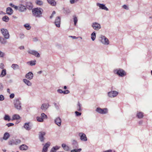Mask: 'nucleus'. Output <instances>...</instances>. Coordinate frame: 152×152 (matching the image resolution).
Here are the masks:
<instances>
[{"mask_svg": "<svg viewBox=\"0 0 152 152\" xmlns=\"http://www.w3.org/2000/svg\"><path fill=\"white\" fill-rule=\"evenodd\" d=\"M96 34L94 32H93L91 34V38L93 41H94L96 38Z\"/></svg>", "mask_w": 152, "mask_h": 152, "instance_id": "obj_34", "label": "nucleus"}, {"mask_svg": "<svg viewBox=\"0 0 152 152\" xmlns=\"http://www.w3.org/2000/svg\"><path fill=\"white\" fill-rule=\"evenodd\" d=\"M101 42L104 44L106 45L109 44V41L108 39H107L104 36H102L101 37Z\"/></svg>", "mask_w": 152, "mask_h": 152, "instance_id": "obj_7", "label": "nucleus"}, {"mask_svg": "<svg viewBox=\"0 0 152 152\" xmlns=\"http://www.w3.org/2000/svg\"><path fill=\"white\" fill-rule=\"evenodd\" d=\"M118 94V92L115 91H112L108 93V96L111 97L116 96Z\"/></svg>", "mask_w": 152, "mask_h": 152, "instance_id": "obj_8", "label": "nucleus"}, {"mask_svg": "<svg viewBox=\"0 0 152 152\" xmlns=\"http://www.w3.org/2000/svg\"><path fill=\"white\" fill-rule=\"evenodd\" d=\"M13 12V11L11 8L8 7L7 9V13L9 15H11Z\"/></svg>", "mask_w": 152, "mask_h": 152, "instance_id": "obj_23", "label": "nucleus"}, {"mask_svg": "<svg viewBox=\"0 0 152 152\" xmlns=\"http://www.w3.org/2000/svg\"><path fill=\"white\" fill-rule=\"evenodd\" d=\"M114 73L117 74L118 75L121 77H123L126 75V72L122 69H119L115 70Z\"/></svg>", "mask_w": 152, "mask_h": 152, "instance_id": "obj_4", "label": "nucleus"}, {"mask_svg": "<svg viewBox=\"0 0 152 152\" xmlns=\"http://www.w3.org/2000/svg\"><path fill=\"white\" fill-rule=\"evenodd\" d=\"M50 143L48 142L44 145L43 147L42 152H47L48 148L49 147Z\"/></svg>", "mask_w": 152, "mask_h": 152, "instance_id": "obj_12", "label": "nucleus"}, {"mask_svg": "<svg viewBox=\"0 0 152 152\" xmlns=\"http://www.w3.org/2000/svg\"><path fill=\"white\" fill-rule=\"evenodd\" d=\"M71 37H72L73 39H77V37L75 36H71Z\"/></svg>", "mask_w": 152, "mask_h": 152, "instance_id": "obj_63", "label": "nucleus"}, {"mask_svg": "<svg viewBox=\"0 0 152 152\" xmlns=\"http://www.w3.org/2000/svg\"><path fill=\"white\" fill-rule=\"evenodd\" d=\"M28 53L35 56L37 57H39L40 56L39 53L37 51L34 50H30L28 51Z\"/></svg>", "mask_w": 152, "mask_h": 152, "instance_id": "obj_11", "label": "nucleus"}, {"mask_svg": "<svg viewBox=\"0 0 152 152\" xmlns=\"http://www.w3.org/2000/svg\"><path fill=\"white\" fill-rule=\"evenodd\" d=\"M26 6L28 9L31 10L33 7V4L30 2H28L26 3Z\"/></svg>", "mask_w": 152, "mask_h": 152, "instance_id": "obj_20", "label": "nucleus"}, {"mask_svg": "<svg viewBox=\"0 0 152 152\" xmlns=\"http://www.w3.org/2000/svg\"><path fill=\"white\" fill-rule=\"evenodd\" d=\"M24 27L27 29L29 30L31 28V27L28 24H26L24 25Z\"/></svg>", "mask_w": 152, "mask_h": 152, "instance_id": "obj_38", "label": "nucleus"}, {"mask_svg": "<svg viewBox=\"0 0 152 152\" xmlns=\"http://www.w3.org/2000/svg\"><path fill=\"white\" fill-rule=\"evenodd\" d=\"M40 134L39 136V138L41 141H43L44 140V136L45 135V132H39Z\"/></svg>", "mask_w": 152, "mask_h": 152, "instance_id": "obj_18", "label": "nucleus"}, {"mask_svg": "<svg viewBox=\"0 0 152 152\" xmlns=\"http://www.w3.org/2000/svg\"><path fill=\"white\" fill-rule=\"evenodd\" d=\"M24 128L26 130H29L31 128L30 127L28 123H25L24 125Z\"/></svg>", "mask_w": 152, "mask_h": 152, "instance_id": "obj_29", "label": "nucleus"}, {"mask_svg": "<svg viewBox=\"0 0 152 152\" xmlns=\"http://www.w3.org/2000/svg\"><path fill=\"white\" fill-rule=\"evenodd\" d=\"M15 107L18 110L21 109V103L19 99H15L14 101Z\"/></svg>", "mask_w": 152, "mask_h": 152, "instance_id": "obj_2", "label": "nucleus"}, {"mask_svg": "<svg viewBox=\"0 0 152 152\" xmlns=\"http://www.w3.org/2000/svg\"><path fill=\"white\" fill-rule=\"evenodd\" d=\"M19 48L21 50L24 49V47L23 46H21L19 47Z\"/></svg>", "mask_w": 152, "mask_h": 152, "instance_id": "obj_58", "label": "nucleus"}, {"mask_svg": "<svg viewBox=\"0 0 152 152\" xmlns=\"http://www.w3.org/2000/svg\"><path fill=\"white\" fill-rule=\"evenodd\" d=\"M4 119L5 120H7L9 121L10 120V116L8 115H6L4 117Z\"/></svg>", "mask_w": 152, "mask_h": 152, "instance_id": "obj_40", "label": "nucleus"}, {"mask_svg": "<svg viewBox=\"0 0 152 152\" xmlns=\"http://www.w3.org/2000/svg\"><path fill=\"white\" fill-rule=\"evenodd\" d=\"M4 53L3 52H2L0 51V57H3L4 56Z\"/></svg>", "mask_w": 152, "mask_h": 152, "instance_id": "obj_50", "label": "nucleus"}, {"mask_svg": "<svg viewBox=\"0 0 152 152\" xmlns=\"http://www.w3.org/2000/svg\"><path fill=\"white\" fill-rule=\"evenodd\" d=\"M81 110V105L79 102H78L77 107V110L78 111H80Z\"/></svg>", "mask_w": 152, "mask_h": 152, "instance_id": "obj_42", "label": "nucleus"}, {"mask_svg": "<svg viewBox=\"0 0 152 152\" xmlns=\"http://www.w3.org/2000/svg\"><path fill=\"white\" fill-rule=\"evenodd\" d=\"M79 136L80 137V139L83 141H86L87 140V138L86 134L83 133H80L79 134Z\"/></svg>", "mask_w": 152, "mask_h": 152, "instance_id": "obj_9", "label": "nucleus"}, {"mask_svg": "<svg viewBox=\"0 0 152 152\" xmlns=\"http://www.w3.org/2000/svg\"><path fill=\"white\" fill-rule=\"evenodd\" d=\"M97 5L99 6L100 8L102 9L105 10L106 11L108 10V9L105 6L104 4H100L99 3H97Z\"/></svg>", "mask_w": 152, "mask_h": 152, "instance_id": "obj_17", "label": "nucleus"}, {"mask_svg": "<svg viewBox=\"0 0 152 152\" xmlns=\"http://www.w3.org/2000/svg\"><path fill=\"white\" fill-rule=\"evenodd\" d=\"M36 3L37 4L40 6L42 5L43 3L42 1L39 0H37L36 1Z\"/></svg>", "mask_w": 152, "mask_h": 152, "instance_id": "obj_35", "label": "nucleus"}, {"mask_svg": "<svg viewBox=\"0 0 152 152\" xmlns=\"http://www.w3.org/2000/svg\"><path fill=\"white\" fill-rule=\"evenodd\" d=\"M26 10V7L23 4H19L18 6V10L21 12L24 11Z\"/></svg>", "mask_w": 152, "mask_h": 152, "instance_id": "obj_14", "label": "nucleus"}, {"mask_svg": "<svg viewBox=\"0 0 152 152\" xmlns=\"http://www.w3.org/2000/svg\"><path fill=\"white\" fill-rule=\"evenodd\" d=\"M14 124L13 123H9L7 124H6V125L8 126V127H9L12 126H13L14 125Z\"/></svg>", "mask_w": 152, "mask_h": 152, "instance_id": "obj_52", "label": "nucleus"}, {"mask_svg": "<svg viewBox=\"0 0 152 152\" xmlns=\"http://www.w3.org/2000/svg\"><path fill=\"white\" fill-rule=\"evenodd\" d=\"M41 117L43 119L47 118V116L44 113H42L41 114Z\"/></svg>", "mask_w": 152, "mask_h": 152, "instance_id": "obj_43", "label": "nucleus"}, {"mask_svg": "<svg viewBox=\"0 0 152 152\" xmlns=\"http://www.w3.org/2000/svg\"><path fill=\"white\" fill-rule=\"evenodd\" d=\"M4 99V97L3 95H0V101H3Z\"/></svg>", "mask_w": 152, "mask_h": 152, "instance_id": "obj_47", "label": "nucleus"}, {"mask_svg": "<svg viewBox=\"0 0 152 152\" xmlns=\"http://www.w3.org/2000/svg\"><path fill=\"white\" fill-rule=\"evenodd\" d=\"M1 42L3 44H5L7 42V41L4 38L0 39Z\"/></svg>", "mask_w": 152, "mask_h": 152, "instance_id": "obj_44", "label": "nucleus"}, {"mask_svg": "<svg viewBox=\"0 0 152 152\" xmlns=\"http://www.w3.org/2000/svg\"><path fill=\"white\" fill-rule=\"evenodd\" d=\"M23 82L27 85L31 86V83L29 81L26 79H24L23 80Z\"/></svg>", "mask_w": 152, "mask_h": 152, "instance_id": "obj_26", "label": "nucleus"}, {"mask_svg": "<svg viewBox=\"0 0 152 152\" xmlns=\"http://www.w3.org/2000/svg\"><path fill=\"white\" fill-rule=\"evenodd\" d=\"M49 105L48 104H42L41 108L43 110H46L48 107Z\"/></svg>", "mask_w": 152, "mask_h": 152, "instance_id": "obj_19", "label": "nucleus"}, {"mask_svg": "<svg viewBox=\"0 0 152 152\" xmlns=\"http://www.w3.org/2000/svg\"><path fill=\"white\" fill-rule=\"evenodd\" d=\"M75 113L76 114L77 116L80 115L81 114V113L77 111L75 112Z\"/></svg>", "mask_w": 152, "mask_h": 152, "instance_id": "obj_49", "label": "nucleus"}, {"mask_svg": "<svg viewBox=\"0 0 152 152\" xmlns=\"http://www.w3.org/2000/svg\"><path fill=\"white\" fill-rule=\"evenodd\" d=\"M4 86L1 83H0V91H2L3 90Z\"/></svg>", "mask_w": 152, "mask_h": 152, "instance_id": "obj_46", "label": "nucleus"}, {"mask_svg": "<svg viewBox=\"0 0 152 152\" xmlns=\"http://www.w3.org/2000/svg\"><path fill=\"white\" fill-rule=\"evenodd\" d=\"M92 26L94 29L97 30H99L101 28L100 25L96 23H93Z\"/></svg>", "mask_w": 152, "mask_h": 152, "instance_id": "obj_13", "label": "nucleus"}, {"mask_svg": "<svg viewBox=\"0 0 152 152\" xmlns=\"http://www.w3.org/2000/svg\"><path fill=\"white\" fill-rule=\"evenodd\" d=\"M13 8H14L16 10H18V6H17L15 5V6Z\"/></svg>", "mask_w": 152, "mask_h": 152, "instance_id": "obj_57", "label": "nucleus"}, {"mask_svg": "<svg viewBox=\"0 0 152 152\" xmlns=\"http://www.w3.org/2000/svg\"><path fill=\"white\" fill-rule=\"evenodd\" d=\"M15 95L14 94H12L10 95V98L12 99L14 97Z\"/></svg>", "mask_w": 152, "mask_h": 152, "instance_id": "obj_56", "label": "nucleus"}, {"mask_svg": "<svg viewBox=\"0 0 152 152\" xmlns=\"http://www.w3.org/2000/svg\"><path fill=\"white\" fill-rule=\"evenodd\" d=\"M11 67L14 69H18L19 68V66L18 64H13Z\"/></svg>", "mask_w": 152, "mask_h": 152, "instance_id": "obj_28", "label": "nucleus"}, {"mask_svg": "<svg viewBox=\"0 0 152 152\" xmlns=\"http://www.w3.org/2000/svg\"><path fill=\"white\" fill-rule=\"evenodd\" d=\"M66 146V145L65 144H63L62 145V147L63 148H64Z\"/></svg>", "mask_w": 152, "mask_h": 152, "instance_id": "obj_59", "label": "nucleus"}, {"mask_svg": "<svg viewBox=\"0 0 152 152\" xmlns=\"http://www.w3.org/2000/svg\"><path fill=\"white\" fill-rule=\"evenodd\" d=\"M60 23L61 18L60 17L58 16L56 17L55 19V23L57 27H60Z\"/></svg>", "mask_w": 152, "mask_h": 152, "instance_id": "obj_10", "label": "nucleus"}, {"mask_svg": "<svg viewBox=\"0 0 152 152\" xmlns=\"http://www.w3.org/2000/svg\"><path fill=\"white\" fill-rule=\"evenodd\" d=\"M20 149L21 150H26L28 149V147L27 145L23 144L20 146Z\"/></svg>", "mask_w": 152, "mask_h": 152, "instance_id": "obj_22", "label": "nucleus"}, {"mask_svg": "<svg viewBox=\"0 0 152 152\" xmlns=\"http://www.w3.org/2000/svg\"><path fill=\"white\" fill-rule=\"evenodd\" d=\"M6 74V70L5 69H3L1 72V74L0 75V77H4Z\"/></svg>", "mask_w": 152, "mask_h": 152, "instance_id": "obj_27", "label": "nucleus"}, {"mask_svg": "<svg viewBox=\"0 0 152 152\" xmlns=\"http://www.w3.org/2000/svg\"><path fill=\"white\" fill-rule=\"evenodd\" d=\"M112 150H109L104 151L103 152H112Z\"/></svg>", "mask_w": 152, "mask_h": 152, "instance_id": "obj_61", "label": "nucleus"}, {"mask_svg": "<svg viewBox=\"0 0 152 152\" xmlns=\"http://www.w3.org/2000/svg\"><path fill=\"white\" fill-rule=\"evenodd\" d=\"M81 149L80 148L79 149H74L71 151V152H79L81 151Z\"/></svg>", "mask_w": 152, "mask_h": 152, "instance_id": "obj_41", "label": "nucleus"}, {"mask_svg": "<svg viewBox=\"0 0 152 152\" xmlns=\"http://www.w3.org/2000/svg\"><path fill=\"white\" fill-rule=\"evenodd\" d=\"M73 19L74 22V25L75 26H76V23L77 22L78 20L77 17L75 15L73 16Z\"/></svg>", "mask_w": 152, "mask_h": 152, "instance_id": "obj_36", "label": "nucleus"}, {"mask_svg": "<svg viewBox=\"0 0 152 152\" xmlns=\"http://www.w3.org/2000/svg\"><path fill=\"white\" fill-rule=\"evenodd\" d=\"M79 0H70V2L71 4H73Z\"/></svg>", "mask_w": 152, "mask_h": 152, "instance_id": "obj_45", "label": "nucleus"}, {"mask_svg": "<svg viewBox=\"0 0 152 152\" xmlns=\"http://www.w3.org/2000/svg\"><path fill=\"white\" fill-rule=\"evenodd\" d=\"M37 121L40 122H42L43 121V118L41 117L38 116L37 117Z\"/></svg>", "mask_w": 152, "mask_h": 152, "instance_id": "obj_39", "label": "nucleus"}, {"mask_svg": "<svg viewBox=\"0 0 152 152\" xmlns=\"http://www.w3.org/2000/svg\"><path fill=\"white\" fill-rule=\"evenodd\" d=\"M4 65L3 64V63H1L0 64V68L2 69H4Z\"/></svg>", "mask_w": 152, "mask_h": 152, "instance_id": "obj_51", "label": "nucleus"}, {"mask_svg": "<svg viewBox=\"0 0 152 152\" xmlns=\"http://www.w3.org/2000/svg\"><path fill=\"white\" fill-rule=\"evenodd\" d=\"M10 137V135L8 132H6L4 135L3 139L4 140H7Z\"/></svg>", "mask_w": 152, "mask_h": 152, "instance_id": "obj_24", "label": "nucleus"}, {"mask_svg": "<svg viewBox=\"0 0 152 152\" xmlns=\"http://www.w3.org/2000/svg\"><path fill=\"white\" fill-rule=\"evenodd\" d=\"M1 31L5 38L8 39L9 38L10 35L7 29L4 28L1 29Z\"/></svg>", "mask_w": 152, "mask_h": 152, "instance_id": "obj_6", "label": "nucleus"}, {"mask_svg": "<svg viewBox=\"0 0 152 152\" xmlns=\"http://www.w3.org/2000/svg\"><path fill=\"white\" fill-rule=\"evenodd\" d=\"M48 2L51 6H55L56 4V2L54 0H47Z\"/></svg>", "mask_w": 152, "mask_h": 152, "instance_id": "obj_21", "label": "nucleus"}, {"mask_svg": "<svg viewBox=\"0 0 152 152\" xmlns=\"http://www.w3.org/2000/svg\"><path fill=\"white\" fill-rule=\"evenodd\" d=\"M9 20V17L7 16H5L2 18L3 20L6 22H8Z\"/></svg>", "mask_w": 152, "mask_h": 152, "instance_id": "obj_33", "label": "nucleus"}, {"mask_svg": "<svg viewBox=\"0 0 152 152\" xmlns=\"http://www.w3.org/2000/svg\"><path fill=\"white\" fill-rule=\"evenodd\" d=\"M54 104L55 105V107H56V108H57L58 106V105H57V104H56V103H54Z\"/></svg>", "mask_w": 152, "mask_h": 152, "instance_id": "obj_62", "label": "nucleus"}, {"mask_svg": "<svg viewBox=\"0 0 152 152\" xmlns=\"http://www.w3.org/2000/svg\"><path fill=\"white\" fill-rule=\"evenodd\" d=\"M20 118V117L18 115L15 114L13 116L12 120H19Z\"/></svg>", "mask_w": 152, "mask_h": 152, "instance_id": "obj_31", "label": "nucleus"}, {"mask_svg": "<svg viewBox=\"0 0 152 152\" xmlns=\"http://www.w3.org/2000/svg\"><path fill=\"white\" fill-rule=\"evenodd\" d=\"M21 140L19 139H16L15 140L12 139L9 140L8 142L9 145H18L20 144L21 142Z\"/></svg>", "mask_w": 152, "mask_h": 152, "instance_id": "obj_3", "label": "nucleus"}, {"mask_svg": "<svg viewBox=\"0 0 152 152\" xmlns=\"http://www.w3.org/2000/svg\"><path fill=\"white\" fill-rule=\"evenodd\" d=\"M96 111L101 114H105L108 112V110L107 108L101 109L100 107H97Z\"/></svg>", "mask_w": 152, "mask_h": 152, "instance_id": "obj_5", "label": "nucleus"}, {"mask_svg": "<svg viewBox=\"0 0 152 152\" xmlns=\"http://www.w3.org/2000/svg\"><path fill=\"white\" fill-rule=\"evenodd\" d=\"M10 5L11 7H13L15 6V5L13 4L12 3H10Z\"/></svg>", "mask_w": 152, "mask_h": 152, "instance_id": "obj_60", "label": "nucleus"}, {"mask_svg": "<svg viewBox=\"0 0 152 152\" xmlns=\"http://www.w3.org/2000/svg\"><path fill=\"white\" fill-rule=\"evenodd\" d=\"M35 62L36 61H28L27 62V63L28 64V63H30V64L31 66L34 65L35 64Z\"/></svg>", "mask_w": 152, "mask_h": 152, "instance_id": "obj_37", "label": "nucleus"}, {"mask_svg": "<svg viewBox=\"0 0 152 152\" xmlns=\"http://www.w3.org/2000/svg\"><path fill=\"white\" fill-rule=\"evenodd\" d=\"M57 92L59 93H60V94H62V93H63V91L61 89H58V90H57Z\"/></svg>", "mask_w": 152, "mask_h": 152, "instance_id": "obj_53", "label": "nucleus"}, {"mask_svg": "<svg viewBox=\"0 0 152 152\" xmlns=\"http://www.w3.org/2000/svg\"><path fill=\"white\" fill-rule=\"evenodd\" d=\"M69 93V91L68 90H65L63 91V94H67Z\"/></svg>", "mask_w": 152, "mask_h": 152, "instance_id": "obj_48", "label": "nucleus"}, {"mask_svg": "<svg viewBox=\"0 0 152 152\" xmlns=\"http://www.w3.org/2000/svg\"><path fill=\"white\" fill-rule=\"evenodd\" d=\"M78 147L77 142L75 141H74L73 143V148H76Z\"/></svg>", "mask_w": 152, "mask_h": 152, "instance_id": "obj_32", "label": "nucleus"}, {"mask_svg": "<svg viewBox=\"0 0 152 152\" xmlns=\"http://www.w3.org/2000/svg\"><path fill=\"white\" fill-rule=\"evenodd\" d=\"M24 35L23 34H22L21 35V36L20 37V38H23L24 37Z\"/></svg>", "mask_w": 152, "mask_h": 152, "instance_id": "obj_64", "label": "nucleus"}, {"mask_svg": "<svg viewBox=\"0 0 152 152\" xmlns=\"http://www.w3.org/2000/svg\"><path fill=\"white\" fill-rule=\"evenodd\" d=\"M61 120L59 117H57L55 120L56 124L58 126H60L61 124Z\"/></svg>", "mask_w": 152, "mask_h": 152, "instance_id": "obj_16", "label": "nucleus"}, {"mask_svg": "<svg viewBox=\"0 0 152 152\" xmlns=\"http://www.w3.org/2000/svg\"><path fill=\"white\" fill-rule=\"evenodd\" d=\"M137 116L139 118H142L143 116V113L142 112H139L137 113Z\"/></svg>", "mask_w": 152, "mask_h": 152, "instance_id": "obj_25", "label": "nucleus"}, {"mask_svg": "<svg viewBox=\"0 0 152 152\" xmlns=\"http://www.w3.org/2000/svg\"><path fill=\"white\" fill-rule=\"evenodd\" d=\"M64 149L66 151H69V147L66 145L65 147L64 148Z\"/></svg>", "mask_w": 152, "mask_h": 152, "instance_id": "obj_54", "label": "nucleus"}, {"mask_svg": "<svg viewBox=\"0 0 152 152\" xmlns=\"http://www.w3.org/2000/svg\"><path fill=\"white\" fill-rule=\"evenodd\" d=\"M59 148V147L56 146L53 147L52 148L50 151V152H56V151Z\"/></svg>", "mask_w": 152, "mask_h": 152, "instance_id": "obj_30", "label": "nucleus"}, {"mask_svg": "<svg viewBox=\"0 0 152 152\" xmlns=\"http://www.w3.org/2000/svg\"><path fill=\"white\" fill-rule=\"evenodd\" d=\"M33 77V74L31 72H30L27 73L26 75V77L27 79L31 80L32 79Z\"/></svg>", "mask_w": 152, "mask_h": 152, "instance_id": "obj_15", "label": "nucleus"}, {"mask_svg": "<svg viewBox=\"0 0 152 152\" xmlns=\"http://www.w3.org/2000/svg\"><path fill=\"white\" fill-rule=\"evenodd\" d=\"M43 10L40 8H37L33 9L32 13L36 17H40L42 16Z\"/></svg>", "mask_w": 152, "mask_h": 152, "instance_id": "obj_1", "label": "nucleus"}, {"mask_svg": "<svg viewBox=\"0 0 152 152\" xmlns=\"http://www.w3.org/2000/svg\"><path fill=\"white\" fill-rule=\"evenodd\" d=\"M123 7L125 9L128 10V7H127V6L126 5H124L123 6Z\"/></svg>", "mask_w": 152, "mask_h": 152, "instance_id": "obj_55", "label": "nucleus"}]
</instances>
